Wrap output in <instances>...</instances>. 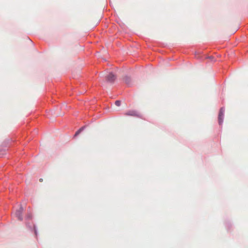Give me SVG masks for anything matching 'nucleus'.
Returning a JSON list of instances; mask_svg holds the SVG:
<instances>
[{
  "label": "nucleus",
  "mask_w": 248,
  "mask_h": 248,
  "mask_svg": "<svg viewBox=\"0 0 248 248\" xmlns=\"http://www.w3.org/2000/svg\"><path fill=\"white\" fill-rule=\"evenodd\" d=\"M125 115L128 116H137V112L134 110H129L125 113Z\"/></svg>",
  "instance_id": "obj_4"
},
{
  "label": "nucleus",
  "mask_w": 248,
  "mask_h": 248,
  "mask_svg": "<svg viewBox=\"0 0 248 248\" xmlns=\"http://www.w3.org/2000/svg\"><path fill=\"white\" fill-rule=\"evenodd\" d=\"M23 211V209L22 207H20L19 209L16 211L15 213V216L17 217L18 219L21 220L22 219V213Z\"/></svg>",
  "instance_id": "obj_3"
},
{
  "label": "nucleus",
  "mask_w": 248,
  "mask_h": 248,
  "mask_svg": "<svg viewBox=\"0 0 248 248\" xmlns=\"http://www.w3.org/2000/svg\"><path fill=\"white\" fill-rule=\"evenodd\" d=\"M121 102L119 100H117L115 102V104L117 106L119 107L121 105Z\"/></svg>",
  "instance_id": "obj_6"
},
{
  "label": "nucleus",
  "mask_w": 248,
  "mask_h": 248,
  "mask_svg": "<svg viewBox=\"0 0 248 248\" xmlns=\"http://www.w3.org/2000/svg\"><path fill=\"white\" fill-rule=\"evenodd\" d=\"M225 109L222 108H220L219 114H218V123L220 125L222 124L223 121L224 112Z\"/></svg>",
  "instance_id": "obj_2"
},
{
  "label": "nucleus",
  "mask_w": 248,
  "mask_h": 248,
  "mask_svg": "<svg viewBox=\"0 0 248 248\" xmlns=\"http://www.w3.org/2000/svg\"><path fill=\"white\" fill-rule=\"evenodd\" d=\"M39 181H40V182H42L43 181V179H42V178L40 179Z\"/></svg>",
  "instance_id": "obj_8"
},
{
  "label": "nucleus",
  "mask_w": 248,
  "mask_h": 248,
  "mask_svg": "<svg viewBox=\"0 0 248 248\" xmlns=\"http://www.w3.org/2000/svg\"><path fill=\"white\" fill-rule=\"evenodd\" d=\"M81 128H80L79 130H78V131H77L76 133H75V136L78 134L79 133V132L81 131Z\"/></svg>",
  "instance_id": "obj_7"
},
{
  "label": "nucleus",
  "mask_w": 248,
  "mask_h": 248,
  "mask_svg": "<svg viewBox=\"0 0 248 248\" xmlns=\"http://www.w3.org/2000/svg\"><path fill=\"white\" fill-rule=\"evenodd\" d=\"M124 81L127 84H129L130 83L131 79L130 78L125 77L124 78Z\"/></svg>",
  "instance_id": "obj_5"
},
{
  "label": "nucleus",
  "mask_w": 248,
  "mask_h": 248,
  "mask_svg": "<svg viewBox=\"0 0 248 248\" xmlns=\"http://www.w3.org/2000/svg\"><path fill=\"white\" fill-rule=\"evenodd\" d=\"M116 79V76L112 73H110L106 77V81L109 83H113Z\"/></svg>",
  "instance_id": "obj_1"
}]
</instances>
